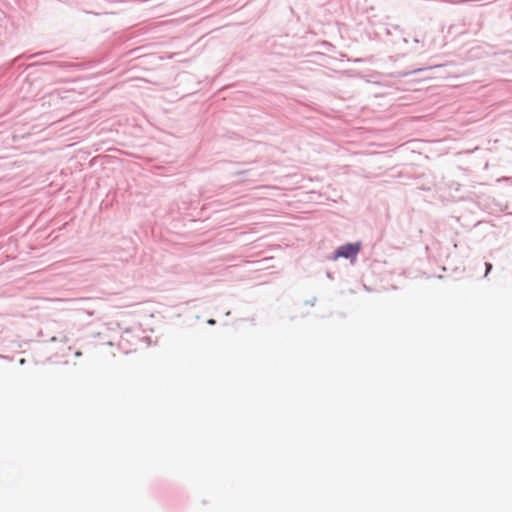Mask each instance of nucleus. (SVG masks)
<instances>
[{
  "instance_id": "1",
  "label": "nucleus",
  "mask_w": 512,
  "mask_h": 512,
  "mask_svg": "<svg viewBox=\"0 0 512 512\" xmlns=\"http://www.w3.org/2000/svg\"><path fill=\"white\" fill-rule=\"evenodd\" d=\"M360 250V244H346L338 248L335 253L334 259L343 258H355Z\"/></svg>"
},
{
  "instance_id": "2",
  "label": "nucleus",
  "mask_w": 512,
  "mask_h": 512,
  "mask_svg": "<svg viewBox=\"0 0 512 512\" xmlns=\"http://www.w3.org/2000/svg\"><path fill=\"white\" fill-rule=\"evenodd\" d=\"M492 265L490 263H486V274L491 270Z\"/></svg>"
}]
</instances>
